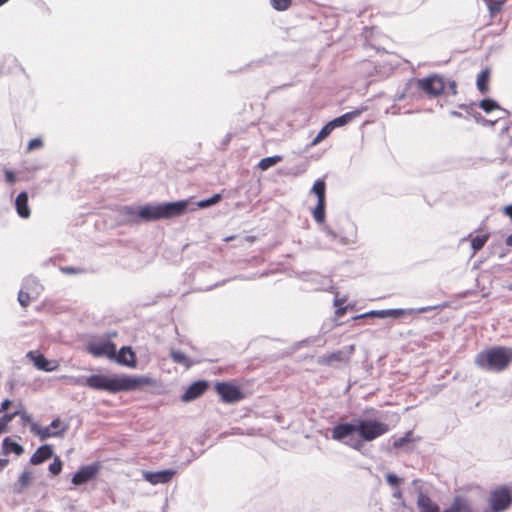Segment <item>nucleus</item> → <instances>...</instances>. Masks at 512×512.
Returning <instances> with one entry per match:
<instances>
[{
    "mask_svg": "<svg viewBox=\"0 0 512 512\" xmlns=\"http://www.w3.org/2000/svg\"><path fill=\"white\" fill-rule=\"evenodd\" d=\"M76 384L87 386L94 390L107 391L112 394L136 391L142 386L152 385L154 380L145 375L131 376L126 374L107 376L93 374L76 380Z\"/></svg>",
    "mask_w": 512,
    "mask_h": 512,
    "instance_id": "1",
    "label": "nucleus"
},
{
    "mask_svg": "<svg viewBox=\"0 0 512 512\" xmlns=\"http://www.w3.org/2000/svg\"><path fill=\"white\" fill-rule=\"evenodd\" d=\"M474 363L487 372H502L512 363V347L494 346L482 350L475 356Z\"/></svg>",
    "mask_w": 512,
    "mask_h": 512,
    "instance_id": "2",
    "label": "nucleus"
},
{
    "mask_svg": "<svg viewBox=\"0 0 512 512\" xmlns=\"http://www.w3.org/2000/svg\"><path fill=\"white\" fill-rule=\"evenodd\" d=\"M188 200H179L175 202H165L159 204H146L140 206V218L142 221H155L160 219H169L182 215L188 208Z\"/></svg>",
    "mask_w": 512,
    "mask_h": 512,
    "instance_id": "3",
    "label": "nucleus"
},
{
    "mask_svg": "<svg viewBox=\"0 0 512 512\" xmlns=\"http://www.w3.org/2000/svg\"><path fill=\"white\" fill-rule=\"evenodd\" d=\"M389 431L388 424L375 419L356 418V433L359 440L371 442Z\"/></svg>",
    "mask_w": 512,
    "mask_h": 512,
    "instance_id": "4",
    "label": "nucleus"
},
{
    "mask_svg": "<svg viewBox=\"0 0 512 512\" xmlns=\"http://www.w3.org/2000/svg\"><path fill=\"white\" fill-rule=\"evenodd\" d=\"M356 433V418H353L350 422H341L333 426L331 429V438L335 441L344 443L354 450L360 451L363 444L360 440H352V437Z\"/></svg>",
    "mask_w": 512,
    "mask_h": 512,
    "instance_id": "5",
    "label": "nucleus"
},
{
    "mask_svg": "<svg viewBox=\"0 0 512 512\" xmlns=\"http://www.w3.org/2000/svg\"><path fill=\"white\" fill-rule=\"evenodd\" d=\"M489 508L491 512H504L512 504V494L508 487L501 486L490 492Z\"/></svg>",
    "mask_w": 512,
    "mask_h": 512,
    "instance_id": "6",
    "label": "nucleus"
},
{
    "mask_svg": "<svg viewBox=\"0 0 512 512\" xmlns=\"http://www.w3.org/2000/svg\"><path fill=\"white\" fill-rule=\"evenodd\" d=\"M417 85L420 90L425 92L431 98L440 96L446 88L443 77L438 74H432L418 79Z\"/></svg>",
    "mask_w": 512,
    "mask_h": 512,
    "instance_id": "7",
    "label": "nucleus"
},
{
    "mask_svg": "<svg viewBox=\"0 0 512 512\" xmlns=\"http://www.w3.org/2000/svg\"><path fill=\"white\" fill-rule=\"evenodd\" d=\"M322 230L330 240L337 241L342 245L354 244L357 241V228L353 223H349L345 233H338L326 224Z\"/></svg>",
    "mask_w": 512,
    "mask_h": 512,
    "instance_id": "8",
    "label": "nucleus"
},
{
    "mask_svg": "<svg viewBox=\"0 0 512 512\" xmlns=\"http://www.w3.org/2000/svg\"><path fill=\"white\" fill-rule=\"evenodd\" d=\"M215 390L224 403H235L244 398L242 390L229 382L216 383Z\"/></svg>",
    "mask_w": 512,
    "mask_h": 512,
    "instance_id": "9",
    "label": "nucleus"
},
{
    "mask_svg": "<svg viewBox=\"0 0 512 512\" xmlns=\"http://www.w3.org/2000/svg\"><path fill=\"white\" fill-rule=\"evenodd\" d=\"M115 344L110 340H91L87 343V351L94 357L111 358L114 353Z\"/></svg>",
    "mask_w": 512,
    "mask_h": 512,
    "instance_id": "10",
    "label": "nucleus"
},
{
    "mask_svg": "<svg viewBox=\"0 0 512 512\" xmlns=\"http://www.w3.org/2000/svg\"><path fill=\"white\" fill-rule=\"evenodd\" d=\"M100 470L98 462L81 466L73 475L71 482L74 485H83L93 480Z\"/></svg>",
    "mask_w": 512,
    "mask_h": 512,
    "instance_id": "11",
    "label": "nucleus"
},
{
    "mask_svg": "<svg viewBox=\"0 0 512 512\" xmlns=\"http://www.w3.org/2000/svg\"><path fill=\"white\" fill-rule=\"evenodd\" d=\"M110 360L129 368H135L137 366L136 354L130 346H123L118 352L115 347Z\"/></svg>",
    "mask_w": 512,
    "mask_h": 512,
    "instance_id": "12",
    "label": "nucleus"
},
{
    "mask_svg": "<svg viewBox=\"0 0 512 512\" xmlns=\"http://www.w3.org/2000/svg\"><path fill=\"white\" fill-rule=\"evenodd\" d=\"M69 428V424L65 423L59 430H51L50 427H40L36 422H31L30 431L37 435L41 440L51 437L63 438Z\"/></svg>",
    "mask_w": 512,
    "mask_h": 512,
    "instance_id": "13",
    "label": "nucleus"
},
{
    "mask_svg": "<svg viewBox=\"0 0 512 512\" xmlns=\"http://www.w3.org/2000/svg\"><path fill=\"white\" fill-rule=\"evenodd\" d=\"M176 474L175 469H164L160 471H143V479L152 485L169 483Z\"/></svg>",
    "mask_w": 512,
    "mask_h": 512,
    "instance_id": "14",
    "label": "nucleus"
},
{
    "mask_svg": "<svg viewBox=\"0 0 512 512\" xmlns=\"http://www.w3.org/2000/svg\"><path fill=\"white\" fill-rule=\"evenodd\" d=\"M209 382L207 380H197L190 384L186 391L181 396L183 402H191L202 396L209 388Z\"/></svg>",
    "mask_w": 512,
    "mask_h": 512,
    "instance_id": "15",
    "label": "nucleus"
},
{
    "mask_svg": "<svg viewBox=\"0 0 512 512\" xmlns=\"http://www.w3.org/2000/svg\"><path fill=\"white\" fill-rule=\"evenodd\" d=\"M349 361V356L341 350L322 355L318 358L320 365L335 367L337 363H346Z\"/></svg>",
    "mask_w": 512,
    "mask_h": 512,
    "instance_id": "16",
    "label": "nucleus"
},
{
    "mask_svg": "<svg viewBox=\"0 0 512 512\" xmlns=\"http://www.w3.org/2000/svg\"><path fill=\"white\" fill-rule=\"evenodd\" d=\"M436 308H437V306H426V307H420L417 309L394 308V309H385V313H386V318L387 317L400 318V317H403L406 315L425 313V312L431 311Z\"/></svg>",
    "mask_w": 512,
    "mask_h": 512,
    "instance_id": "17",
    "label": "nucleus"
},
{
    "mask_svg": "<svg viewBox=\"0 0 512 512\" xmlns=\"http://www.w3.org/2000/svg\"><path fill=\"white\" fill-rule=\"evenodd\" d=\"M53 447L50 444H44L37 448V450L30 457V464L39 465L47 461L53 456Z\"/></svg>",
    "mask_w": 512,
    "mask_h": 512,
    "instance_id": "18",
    "label": "nucleus"
},
{
    "mask_svg": "<svg viewBox=\"0 0 512 512\" xmlns=\"http://www.w3.org/2000/svg\"><path fill=\"white\" fill-rule=\"evenodd\" d=\"M366 110H367V107L363 106V107L357 108L353 111L344 113L341 116L336 117L333 120H331L330 126H332L333 128L345 126L346 124L350 123L355 118L359 117Z\"/></svg>",
    "mask_w": 512,
    "mask_h": 512,
    "instance_id": "19",
    "label": "nucleus"
},
{
    "mask_svg": "<svg viewBox=\"0 0 512 512\" xmlns=\"http://www.w3.org/2000/svg\"><path fill=\"white\" fill-rule=\"evenodd\" d=\"M27 357L33 362L34 366L41 371L51 372L55 369V366H53L51 361H49L43 354L29 351L27 353Z\"/></svg>",
    "mask_w": 512,
    "mask_h": 512,
    "instance_id": "20",
    "label": "nucleus"
},
{
    "mask_svg": "<svg viewBox=\"0 0 512 512\" xmlns=\"http://www.w3.org/2000/svg\"><path fill=\"white\" fill-rule=\"evenodd\" d=\"M15 209L17 214L23 218L27 219L30 217L31 211L28 205V194L25 191L20 192L15 199Z\"/></svg>",
    "mask_w": 512,
    "mask_h": 512,
    "instance_id": "21",
    "label": "nucleus"
},
{
    "mask_svg": "<svg viewBox=\"0 0 512 512\" xmlns=\"http://www.w3.org/2000/svg\"><path fill=\"white\" fill-rule=\"evenodd\" d=\"M417 506L420 510V512H438L439 506L434 503L430 497L423 493L419 492L417 497Z\"/></svg>",
    "mask_w": 512,
    "mask_h": 512,
    "instance_id": "22",
    "label": "nucleus"
},
{
    "mask_svg": "<svg viewBox=\"0 0 512 512\" xmlns=\"http://www.w3.org/2000/svg\"><path fill=\"white\" fill-rule=\"evenodd\" d=\"M10 453L19 456L24 453V447L10 437H5L2 441V454L8 455Z\"/></svg>",
    "mask_w": 512,
    "mask_h": 512,
    "instance_id": "23",
    "label": "nucleus"
},
{
    "mask_svg": "<svg viewBox=\"0 0 512 512\" xmlns=\"http://www.w3.org/2000/svg\"><path fill=\"white\" fill-rule=\"evenodd\" d=\"M140 206H124L121 209V215L128 223H139L141 221L140 215Z\"/></svg>",
    "mask_w": 512,
    "mask_h": 512,
    "instance_id": "24",
    "label": "nucleus"
},
{
    "mask_svg": "<svg viewBox=\"0 0 512 512\" xmlns=\"http://www.w3.org/2000/svg\"><path fill=\"white\" fill-rule=\"evenodd\" d=\"M31 479V472L27 470L23 471L20 474L17 483L14 484L13 491L17 494L23 493L24 490L29 486Z\"/></svg>",
    "mask_w": 512,
    "mask_h": 512,
    "instance_id": "25",
    "label": "nucleus"
},
{
    "mask_svg": "<svg viewBox=\"0 0 512 512\" xmlns=\"http://www.w3.org/2000/svg\"><path fill=\"white\" fill-rule=\"evenodd\" d=\"M452 512H473L468 500L461 496H456L449 509Z\"/></svg>",
    "mask_w": 512,
    "mask_h": 512,
    "instance_id": "26",
    "label": "nucleus"
},
{
    "mask_svg": "<svg viewBox=\"0 0 512 512\" xmlns=\"http://www.w3.org/2000/svg\"><path fill=\"white\" fill-rule=\"evenodd\" d=\"M170 358L174 363L183 365L187 369L193 365V362L190 360V358L179 350H171Z\"/></svg>",
    "mask_w": 512,
    "mask_h": 512,
    "instance_id": "27",
    "label": "nucleus"
},
{
    "mask_svg": "<svg viewBox=\"0 0 512 512\" xmlns=\"http://www.w3.org/2000/svg\"><path fill=\"white\" fill-rule=\"evenodd\" d=\"M23 289H26L27 292H30L36 297L39 294V290L42 289V286L35 277L28 276L23 281Z\"/></svg>",
    "mask_w": 512,
    "mask_h": 512,
    "instance_id": "28",
    "label": "nucleus"
},
{
    "mask_svg": "<svg viewBox=\"0 0 512 512\" xmlns=\"http://www.w3.org/2000/svg\"><path fill=\"white\" fill-rule=\"evenodd\" d=\"M311 192L317 197V201H326V183L323 179H317L312 188Z\"/></svg>",
    "mask_w": 512,
    "mask_h": 512,
    "instance_id": "29",
    "label": "nucleus"
},
{
    "mask_svg": "<svg viewBox=\"0 0 512 512\" xmlns=\"http://www.w3.org/2000/svg\"><path fill=\"white\" fill-rule=\"evenodd\" d=\"M326 201H317L315 208L312 211L313 218L317 223L323 224L326 217Z\"/></svg>",
    "mask_w": 512,
    "mask_h": 512,
    "instance_id": "30",
    "label": "nucleus"
},
{
    "mask_svg": "<svg viewBox=\"0 0 512 512\" xmlns=\"http://www.w3.org/2000/svg\"><path fill=\"white\" fill-rule=\"evenodd\" d=\"M490 72L488 69L482 70L481 73L477 77L476 85L477 89L481 93H486L489 90L488 87V79H489Z\"/></svg>",
    "mask_w": 512,
    "mask_h": 512,
    "instance_id": "31",
    "label": "nucleus"
},
{
    "mask_svg": "<svg viewBox=\"0 0 512 512\" xmlns=\"http://www.w3.org/2000/svg\"><path fill=\"white\" fill-rule=\"evenodd\" d=\"M282 160V156L280 155H273L269 157H265L261 159L257 165L259 169L262 171L268 170L270 167L278 164Z\"/></svg>",
    "mask_w": 512,
    "mask_h": 512,
    "instance_id": "32",
    "label": "nucleus"
},
{
    "mask_svg": "<svg viewBox=\"0 0 512 512\" xmlns=\"http://www.w3.org/2000/svg\"><path fill=\"white\" fill-rule=\"evenodd\" d=\"M479 106L486 113H490L496 109L502 110V108L499 106V104L491 98H485V99L481 100L479 102ZM503 111L505 112L504 109H503Z\"/></svg>",
    "mask_w": 512,
    "mask_h": 512,
    "instance_id": "33",
    "label": "nucleus"
},
{
    "mask_svg": "<svg viewBox=\"0 0 512 512\" xmlns=\"http://www.w3.org/2000/svg\"><path fill=\"white\" fill-rule=\"evenodd\" d=\"M505 2L506 0H488L486 2V6L490 16L494 17L498 12H500Z\"/></svg>",
    "mask_w": 512,
    "mask_h": 512,
    "instance_id": "34",
    "label": "nucleus"
},
{
    "mask_svg": "<svg viewBox=\"0 0 512 512\" xmlns=\"http://www.w3.org/2000/svg\"><path fill=\"white\" fill-rule=\"evenodd\" d=\"M489 234L477 235L471 240V248L474 252L481 250L486 244Z\"/></svg>",
    "mask_w": 512,
    "mask_h": 512,
    "instance_id": "35",
    "label": "nucleus"
},
{
    "mask_svg": "<svg viewBox=\"0 0 512 512\" xmlns=\"http://www.w3.org/2000/svg\"><path fill=\"white\" fill-rule=\"evenodd\" d=\"M221 199H222L221 194H214L209 198L198 201L197 207H199L201 209L208 208V207L213 206V205L217 204L218 202H220Z\"/></svg>",
    "mask_w": 512,
    "mask_h": 512,
    "instance_id": "36",
    "label": "nucleus"
},
{
    "mask_svg": "<svg viewBox=\"0 0 512 512\" xmlns=\"http://www.w3.org/2000/svg\"><path fill=\"white\" fill-rule=\"evenodd\" d=\"M334 128L332 126H330V122H328L326 125H324L321 130L318 132V134L316 135V137L313 139V141L311 142V145H316L317 143H319L320 141H322L323 139H325L326 137L329 136V134L332 132Z\"/></svg>",
    "mask_w": 512,
    "mask_h": 512,
    "instance_id": "37",
    "label": "nucleus"
},
{
    "mask_svg": "<svg viewBox=\"0 0 512 512\" xmlns=\"http://www.w3.org/2000/svg\"><path fill=\"white\" fill-rule=\"evenodd\" d=\"M367 317H377V318L384 319V318H386L385 309L371 310V311L365 312L363 314L357 315L353 319L358 320V319H363V318H367Z\"/></svg>",
    "mask_w": 512,
    "mask_h": 512,
    "instance_id": "38",
    "label": "nucleus"
},
{
    "mask_svg": "<svg viewBox=\"0 0 512 512\" xmlns=\"http://www.w3.org/2000/svg\"><path fill=\"white\" fill-rule=\"evenodd\" d=\"M33 298H35V296L30 292L24 291V289H21L18 293V302L22 307H27Z\"/></svg>",
    "mask_w": 512,
    "mask_h": 512,
    "instance_id": "39",
    "label": "nucleus"
},
{
    "mask_svg": "<svg viewBox=\"0 0 512 512\" xmlns=\"http://www.w3.org/2000/svg\"><path fill=\"white\" fill-rule=\"evenodd\" d=\"M17 413H5L0 417V435L7 429V425L16 417Z\"/></svg>",
    "mask_w": 512,
    "mask_h": 512,
    "instance_id": "40",
    "label": "nucleus"
},
{
    "mask_svg": "<svg viewBox=\"0 0 512 512\" xmlns=\"http://www.w3.org/2000/svg\"><path fill=\"white\" fill-rule=\"evenodd\" d=\"M49 472L53 475V476H57L61 473L62 471V461L59 457H55L53 462L50 463L49 467Z\"/></svg>",
    "mask_w": 512,
    "mask_h": 512,
    "instance_id": "41",
    "label": "nucleus"
},
{
    "mask_svg": "<svg viewBox=\"0 0 512 512\" xmlns=\"http://www.w3.org/2000/svg\"><path fill=\"white\" fill-rule=\"evenodd\" d=\"M386 482L392 488H396V487H398V486H400L402 484L403 479L400 478L395 473L389 472V473L386 474Z\"/></svg>",
    "mask_w": 512,
    "mask_h": 512,
    "instance_id": "42",
    "label": "nucleus"
},
{
    "mask_svg": "<svg viewBox=\"0 0 512 512\" xmlns=\"http://www.w3.org/2000/svg\"><path fill=\"white\" fill-rule=\"evenodd\" d=\"M272 7L277 11H285L291 5V0H271Z\"/></svg>",
    "mask_w": 512,
    "mask_h": 512,
    "instance_id": "43",
    "label": "nucleus"
},
{
    "mask_svg": "<svg viewBox=\"0 0 512 512\" xmlns=\"http://www.w3.org/2000/svg\"><path fill=\"white\" fill-rule=\"evenodd\" d=\"M411 435H412V432L408 431L404 436L395 439L393 442V446L395 448L403 447L405 444H407L411 441V438H410Z\"/></svg>",
    "mask_w": 512,
    "mask_h": 512,
    "instance_id": "44",
    "label": "nucleus"
},
{
    "mask_svg": "<svg viewBox=\"0 0 512 512\" xmlns=\"http://www.w3.org/2000/svg\"><path fill=\"white\" fill-rule=\"evenodd\" d=\"M42 146H43L42 139L41 138H34V139H31L28 142L27 151L31 152V151H33L35 149L41 148Z\"/></svg>",
    "mask_w": 512,
    "mask_h": 512,
    "instance_id": "45",
    "label": "nucleus"
},
{
    "mask_svg": "<svg viewBox=\"0 0 512 512\" xmlns=\"http://www.w3.org/2000/svg\"><path fill=\"white\" fill-rule=\"evenodd\" d=\"M61 271L67 275H76L84 272L83 268L74 266H65L61 268Z\"/></svg>",
    "mask_w": 512,
    "mask_h": 512,
    "instance_id": "46",
    "label": "nucleus"
},
{
    "mask_svg": "<svg viewBox=\"0 0 512 512\" xmlns=\"http://www.w3.org/2000/svg\"><path fill=\"white\" fill-rule=\"evenodd\" d=\"M14 413H17L16 416L20 417L22 424L28 423L31 426V422H34L32 417L25 410H17Z\"/></svg>",
    "mask_w": 512,
    "mask_h": 512,
    "instance_id": "47",
    "label": "nucleus"
},
{
    "mask_svg": "<svg viewBox=\"0 0 512 512\" xmlns=\"http://www.w3.org/2000/svg\"><path fill=\"white\" fill-rule=\"evenodd\" d=\"M345 301V299L336 298L334 301V305L337 307L335 313L337 316H343L346 313L347 307H341L340 305Z\"/></svg>",
    "mask_w": 512,
    "mask_h": 512,
    "instance_id": "48",
    "label": "nucleus"
},
{
    "mask_svg": "<svg viewBox=\"0 0 512 512\" xmlns=\"http://www.w3.org/2000/svg\"><path fill=\"white\" fill-rule=\"evenodd\" d=\"M447 95L455 96L457 94V84L455 81H449L447 84Z\"/></svg>",
    "mask_w": 512,
    "mask_h": 512,
    "instance_id": "49",
    "label": "nucleus"
},
{
    "mask_svg": "<svg viewBox=\"0 0 512 512\" xmlns=\"http://www.w3.org/2000/svg\"><path fill=\"white\" fill-rule=\"evenodd\" d=\"M5 180L8 184H14L16 182V175L11 170H5Z\"/></svg>",
    "mask_w": 512,
    "mask_h": 512,
    "instance_id": "50",
    "label": "nucleus"
},
{
    "mask_svg": "<svg viewBox=\"0 0 512 512\" xmlns=\"http://www.w3.org/2000/svg\"><path fill=\"white\" fill-rule=\"evenodd\" d=\"M476 106L475 103H470V104H460L459 105V108L464 110L467 114H472V112L474 111V107Z\"/></svg>",
    "mask_w": 512,
    "mask_h": 512,
    "instance_id": "51",
    "label": "nucleus"
},
{
    "mask_svg": "<svg viewBox=\"0 0 512 512\" xmlns=\"http://www.w3.org/2000/svg\"><path fill=\"white\" fill-rule=\"evenodd\" d=\"M63 424L64 423H62L59 418H55L51 421L48 427H50V429L52 428L53 430H59Z\"/></svg>",
    "mask_w": 512,
    "mask_h": 512,
    "instance_id": "52",
    "label": "nucleus"
},
{
    "mask_svg": "<svg viewBox=\"0 0 512 512\" xmlns=\"http://www.w3.org/2000/svg\"><path fill=\"white\" fill-rule=\"evenodd\" d=\"M231 139H232V134L227 133L221 142V149H224L225 147H227L229 145Z\"/></svg>",
    "mask_w": 512,
    "mask_h": 512,
    "instance_id": "53",
    "label": "nucleus"
},
{
    "mask_svg": "<svg viewBox=\"0 0 512 512\" xmlns=\"http://www.w3.org/2000/svg\"><path fill=\"white\" fill-rule=\"evenodd\" d=\"M11 403L12 402L9 399L3 400L2 403H1V406H0V413L2 411H6L9 408V406L11 405Z\"/></svg>",
    "mask_w": 512,
    "mask_h": 512,
    "instance_id": "54",
    "label": "nucleus"
},
{
    "mask_svg": "<svg viewBox=\"0 0 512 512\" xmlns=\"http://www.w3.org/2000/svg\"><path fill=\"white\" fill-rule=\"evenodd\" d=\"M394 489V492H393V497L396 498V499H402V496H403V493L400 489V486L396 487V488H393Z\"/></svg>",
    "mask_w": 512,
    "mask_h": 512,
    "instance_id": "55",
    "label": "nucleus"
},
{
    "mask_svg": "<svg viewBox=\"0 0 512 512\" xmlns=\"http://www.w3.org/2000/svg\"><path fill=\"white\" fill-rule=\"evenodd\" d=\"M471 115L475 118V120H476L478 123H481V122H482V120H483V116L481 115V113H479V112H474V111H473Z\"/></svg>",
    "mask_w": 512,
    "mask_h": 512,
    "instance_id": "56",
    "label": "nucleus"
},
{
    "mask_svg": "<svg viewBox=\"0 0 512 512\" xmlns=\"http://www.w3.org/2000/svg\"><path fill=\"white\" fill-rule=\"evenodd\" d=\"M9 460L6 458H0V472L8 465Z\"/></svg>",
    "mask_w": 512,
    "mask_h": 512,
    "instance_id": "57",
    "label": "nucleus"
},
{
    "mask_svg": "<svg viewBox=\"0 0 512 512\" xmlns=\"http://www.w3.org/2000/svg\"><path fill=\"white\" fill-rule=\"evenodd\" d=\"M504 212L507 216H509L512 219V204L508 205L504 208Z\"/></svg>",
    "mask_w": 512,
    "mask_h": 512,
    "instance_id": "58",
    "label": "nucleus"
},
{
    "mask_svg": "<svg viewBox=\"0 0 512 512\" xmlns=\"http://www.w3.org/2000/svg\"><path fill=\"white\" fill-rule=\"evenodd\" d=\"M496 121H497V120H494V121H492V120H487V119H485V118L483 117V120H482V122H481V123H482L483 125L493 126V125L496 123Z\"/></svg>",
    "mask_w": 512,
    "mask_h": 512,
    "instance_id": "59",
    "label": "nucleus"
},
{
    "mask_svg": "<svg viewBox=\"0 0 512 512\" xmlns=\"http://www.w3.org/2000/svg\"><path fill=\"white\" fill-rule=\"evenodd\" d=\"M450 116L460 118V117H462V113L459 111H456V110H452V111H450Z\"/></svg>",
    "mask_w": 512,
    "mask_h": 512,
    "instance_id": "60",
    "label": "nucleus"
},
{
    "mask_svg": "<svg viewBox=\"0 0 512 512\" xmlns=\"http://www.w3.org/2000/svg\"><path fill=\"white\" fill-rule=\"evenodd\" d=\"M505 242L507 246L512 247V233L509 236H507Z\"/></svg>",
    "mask_w": 512,
    "mask_h": 512,
    "instance_id": "61",
    "label": "nucleus"
},
{
    "mask_svg": "<svg viewBox=\"0 0 512 512\" xmlns=\"http://www.w3.org/2000/svg\"><path fill=\"white\" fill-rule=\"evenodd\" d=\"M225 282H226V280L222 281L221 283H216L215 285L210 286L207 290H211V289H212V288H214V287H218V286H220V285L224 284Z\"/></svg>",
    "mask_w": 512,
    "mask_h": 512,
    "instance_id": "62",
    "label": "nucleus"
},
{
    "mask_svg": "<svg viewBox=\"0 0 512 512\" xmlns=\"http://www.w3.org/2000/svg\"><path fill=\"white\" fill-rule=\"evenodd\" d=\"M353 352H354V346L351 345V346H349V354L347 356L351 355Z\"/></svg>",
    "mask_w": 512,
    "mask_h": 512,
    "instance_id": "63",
    "label": "nucleus"
},
{
    "mask_svg": "<svg viewBox=\"0 0 512 512\" xmlns=\"http://www.w3.org/2000/svg\"><path fill=\"white\" fill-rule=\"evenodd\" d=\"M10 0H0V7L9 2Z\"/></svg>",
    "mask_w": 512,
    "mask_h": 512,
    "instance_id": "64",
    "label": "nucleus"
}]
</instances>
